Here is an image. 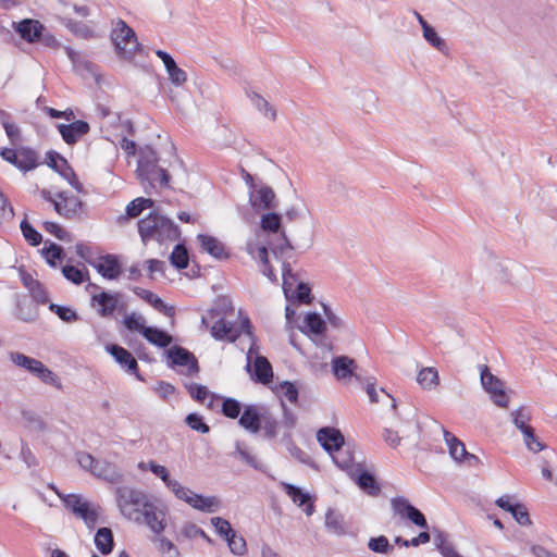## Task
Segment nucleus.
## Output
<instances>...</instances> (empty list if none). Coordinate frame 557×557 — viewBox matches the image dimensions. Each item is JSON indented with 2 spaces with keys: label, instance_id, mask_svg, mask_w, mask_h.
<instances>
[{
  "label": "nucleus",
  "instance_id": "obj_33",
  "mask_svg": "<svg viewBox=\"0 0 557 557\" xmlns=\"http://www.w3.org/2000/svg\"><path fill=\"white\" fill-rule=\"evenodd\" d=\"M94 543L102 555H109L114 548L113 532L110 528L102 527L96 532Z\"/></svg>",
  "mask_w": 557,
  "mask_h": 557
},
{
  "label": "nucleus",
  "instance_id": "obj_55",
  "mask_svg": "<svg viewBox=\"0 0 557 557\" xmlns=\"http://www.w3.org/2000/svg\"><path fill=\"white\" fill-rule=\"evenodd\" d=\"M49 310L57 314L62 321L67 323L75 322L79 319L77 312L67 306L51 302L49 305Z\"/></svg>",
  "mask_w": 557,
  "mask_h": 557
},
{
  "label": "nucleus",
  "instance_id": "obj_24",
  "mask_svg": "<svg viewBox=\"0 0 557 557\" xmlns=\"http://www.w3.org/2000/svg\"><path fill=\"white\" fill-rule=\"evenodd\" d=\"M284 490L297 506H305L304 511L307 516L313 515L314 504L313 498L309 493H305L300 487L288 483L284 484Z\"/></svg>",
  "mask_w": 557,
  "mask_h": 557
},
{
  "label": "nucleus",
  "instance_id": "obj_26",
  "mask_svg": "<svg viewBox=\"0 0 557 557\" xmlns=\"http://www.w3.org/2000/svg\"><path fill=\"white\" fill-rule=\"evenodd\" d=\"M275 194L269 186H262L256 193H251L249 202L256 210H271L274 206Z\"/></svg>",
  "mask_w": 557,
  "mask_h": 557
},
{
  "label": "nucleus",
  "instance_id": "obj_19",
  "mask_svg": "<svg viewBox=\"0 0 557 557\" xmlns=\"http://www.w3.org/2000/svg\"><path fill=\"white\" fill-rule=\"evenodd\" d=\"M317 440L329 454H332L336 448L345 444V438L342 432L331 426L321 428L317 432Z\"/></svg>",
  "mask_w": 557,
  "mask_h": 557
},
{
  "label": "nucleus",
  "instance_id": "obj_3",
  "mask_svg": "<svg viewBox=\"0 0 557 557\" xmlns=\"http://www.w3.org/2000/svg\"><path fill=\"white\" fill-rule=\"evenodd\" d=\"M137 226L141 242L145 245L150 240H156L160 244L174 242L181 236L180 227L171 219L157 211H152L147 216L140 219Z\"/></svg>",
  "mask_w": 557,
  "mask_h": 557
},
{
  "label": "nucleus",
  "instance_id": "obj_4",
  "mask_svg": "<svg viewBox=\"0 0 557 557\" xmlns=\"http://www.w3.org/2000/svg\"><path fill=\"white\" fill-rule=\"evenodd\" d=\"M114 495L121 515L135 521L140 520V512L150 502L147 493L126 485L117 486Z\"/></svg>",
  "mask_w": 557,
  "mask_h": 557
},
{
  "label": "nucleus",
  "instance_id": "obj_9",
  "mask_svg": "<svg viewBox=\"0 0 557 557\" xmlns=\"http://www.w3.org/2000/svg\"><path fill=\"white\" fill-rule=\"evenodd\" d=\"M106 350L127 373L135 375V377L139 381L145 380L139 373L137 360L135 359L131 351H128L126 348L117 344L107 345Z\"/></svg>",
  "mask_w": 557,
  "mask_h": 557
},
{
  "label": "nucleus",
  "instance_id": "obj_8",
  "mask_svg": "<svg viewBox=\"0 0 557 557\" xmlns=\"http://www.w3.org/2000/svg\"><path fill=\"white\" fill-rule=\"evenodd\" d=\"M391 508L394 516L401 520H408L421 529H429L425 516L414 507L406 497L396 496L391 499Z\"/></svg>",
  "mask_w": 557,
  "mask_h": 557
},
{
  "label": "nucleus",
  "instance_id": "obj_40",
  "mask_svg": "<svg viewBox=\"0 0 557 557\" xmlns=\"http://www.w3.org/2000/svg\"><path fill=\"white\" fill-rule=\"evenodd\" d=\"M46 244H49L48 246H45L40 252L45 257L46 262L51 267L55 268L58 265V262L61 261L64 258V249L62 246L52 243V242H46Z\"/></svg>",
  "mask_w": 557,
  "mask_h": 557
},
{
  "label": "nucleus",
  "instance_id": "obj_49",
  "mask_svg": "<svg viewBox=\"0 0 557 557\" xmlns=\"http://www.w3.org/2000/svg\"><path fill=\"white\" fill-rule=\"evenodd\" d=\"M305 325L314 335H322L326 329L325 321L317 312H309L305 317Z\"/></svg>",
  "mask_w": 557,
  "mask_h": 557
},
{
  "label": "nucleus",
  "instance_id": "obj_16",
  "mask_svg": "<svg viewBox=\"0 0 557 557\" xmlns=\"http://www.w3.org/2000/svg\"><path fill=\"white\" fill-rule=\"evenodd\" d=\"M350 476L355 480L356 484L368 495L373 497L380 495L381 486L377 483L374 474L363 470L360 463H358L356 469L350 472Z\"/></svg>",
  "mask_w": 557,
  "mask_h": 557
},
{
  "label": "nucleus",
  "instance_id": "obj_2",
  "mask_svg": "<svg viewBox=\"0 0 557 557\" xmlns=\"http://www.w3.org/2000/svg\"><path fill=\"white\" fill-rule=\"evenodd\" d=\"M136 173L146 194L169 187L170 174L159 165L158 153L150 146L140 148Z\"/></svg>",
  "mask_w": 557,
  "mask_h": 557
},
{
  "label": "nucleus",
  "instance_id": "obj_64",
  "mask_svg": "<svg viewBox=\"0 0 557 557\" xmlns=\"http://www.w3.org/2000/svg\"><path fill=\"white\" fill-rule=\"evenodd\" d=\"M190 397L199 403H205L210 394L207 386L198 383H189L185 385Z\"/></svg>",
  "mask_w": 557,
  "mask_h": 557
},
{
  "label": "nucleus",
  "instance_id": "obj_59",
  "mask_svg": "<svg viewBox=\"0 0 557 557\" xmlns=\"http://www.w3.org/2000/svg\"><path fill=\"white\" fill-rule=\"evenodd\" d=\"M236 454L239 456V458L246 462L248 466L256 470H262L263 465L256 458V456L251 455L244 443L237 442L236 443Z\"/></svg>",
  "mask_w": 557,
  "mask_h": 557
},
{
  "label": "nucleus",
  "instance_id": "obj_43",
  "mask_svg": "<svg viewBox=\"0 0 557 557\" xmlns=\"http://www.w3.org/2000/svg\"><path fill=\"white\" fill-rule=\"evenodd\" d=\"M170 262L178 270H184L189 264V255L184 244H176L171 256Z\"/></svg>",
  "mask_w": 557,
  "mask_h": 557
},
{
  "label": "nucleus",
  "instance_id": "obj_56",
  "mask_svg": "<svg viewBox=\"0 0 557 557\" xmlns=\"http://www.w3.org/2000/svg\"><path fill=\"white\" fill-rule=\"evenodd\" d=\"M281 220H282V218L278 213L268 212L264 215H262V218H261V222H260L261 228L264 232L277 233L281 227Z\"/></svg>",
  "mask_w": 557,
  "mask_h": 557
},
{
  "label": "nucleus",
  "instance_id": "obj_60",
  "mask_svg": "<svg viewBox=\"0 0 557 557\" xmlns=\"http://www.w3.org/2000/svg\"><path fill=\"white\" fill-rule=\"evenodd\" d=\"M522 434L524 444L529 450L539 453L545 449L546 445L539 440L533 428L527 429Z\"/></svg>",
  "mask_w": 557,
  "mask_h": 557
},
{
  "label": "nucleus",
  "instance_id": "obj_6",
  "mask_svg": "<svg viewBox=\"0 0 557 557\" xmlns=\"http://www.w3.org/2000/svg\"><path fill=\"white\" fill-rule=\"evenodd\" d=\"M111 39L119 54L124 59H132L140 48L134 29L121 18L116 21L111 32Z\"/></svg>",
  "mask_w": 557,
  "mask_h": 557
},
{
  "label": "nucleus",
  "instance_id": "obj_7",
  "mask_svg": "<svg viewBox=\"0 0 557 557\" xmlns=\"http://www.w3.org/2000/svg\"><path fill=\"white\" fill-rule=\"evenodd\" d=\"M481 384L485 392L491 396L492 401L500 408H507L509 400L505 392L504 382L491 373L487 366H480Z\"/></svg>",
  "mask_w": 557,
  "mask_h": 557
},
{
  "label": "nucleus",
  "instance_id": "obj_29",
  "mask_svg": "<svg viewBox=\"0 0 557 557\" xmlns=\"http://www.w3.org/2000/svg\"><path fill=\"white\" fill-rule=\"evenodd\" d=\"M14 315L23 322L32 323L36 321L38 317L37 306L26 296L17 297Z\"/></svg>",
  "mask_w": 557,
  "mask_h": 557
},
{
  "label": "nucleus",
  "instance_id": "obj_39",
  "mask_svg": "<svg viewBox=\"0 0 557 557\" xmlns=\"http://www.w3.org/2000/svg\"><path fill=\"white\" fill-rule=\"evenodd\" d=\"M325 528L335 535H344L346 533L343 516L333 509H329L325 515Z\"/></svg>",
  "mask_w": 557,
  "mask_h": 557
},
{
  "label": "nucleus",
  "instance_id": "obj_22",
  "mask_svg": "<svg viewBox=\"0 0 557 557\" xmlns=\"http://www.w3.org/2000/svg\"><path fill=\"white\" fill-rule=\"evenodd\" d=\"M197 239L203 251L212 256L218 260H224L230 257V253L225 247V245L218 239L216 237L199 234Z\"/></svg>",
  "mask_w": 557,
  "mask_h": 557
},
{
  "label": "nucleus",
  "instance_id": "obj_27",
  "mask_svg": "<svg viewBox=\"0 0 557 557\" xmlns=\"http://www.w3.org/2000/svg\"><path fill=\"white\" fill-rule=\"evenodd\" d=\"M15 25V30L27 42H36L40 30H45V26L37 20L24 18Z\"/></svg>",
  "mask_w": 557,
  "mask_h": 557
},
{
  "label": "nucleus",
  "instance_id": "obj_53",
  "mask_svg": "<svg viewBox=\"0 0 557 557\" xmlns=\"http://www.w3.org/2000/svg\"><path fill=\"white\" fill-rule=\"evenodd\" d=\"M368 548L376 554H389L393 552L394 546L385 535H379L370 537L368 541Z\"/></svg>",
  "mask_w": 557,
  "mask_h": 557
},
{
  "label": "nucleus",
  "instance_id": "obj_15",
  "mask_svg": "<svg viewBox=\"0 0 557 557\" xmlns=\"http://www.w3.org/2000/svg\"><path fill=\"white\" fill-rule=\"evenodd\" d=\"M138 468L143 471L149 470L152 472L174 495L177 494V492L184 493V486L178 481L171 478L170 471L164 466L150 460L148 462H139Z\"/></svg>",
  "mask_w": 557,
  "mask_h": 557
},
{
  "label": "nucleus",
  "instance_id": "obj_45",
  "mask_svg": "<svg viewBox=\"0 0 557 557\" xmlns=\"http://www.w3.org/2000/svg\"><path fill=\"white\" fill-rule=\"evenodd\" d=\"M123 324L126 330L131 332H138L144 336V332H146V320L143 314L137 312H131L129 314H126Z\"/></svg>",
  "mask_w": 557,
  "mask_h": 557
},
{
  "label": "nucleus",
  "instance_id": "obj_23",
  "mask_svg": "<svg viewBox=\"0 0 557 557\" xmlns=\"http://www.w3.org/2000/svg\"><path fill=\"white\" fill-rule=\"evenodd\" d=\"M133 292L160 313L170 318L174 317L175 308L165 304L157 294L141 287H134Z\"/></svg>",
  "mask_w": 557,
  "mask_h": 557
},
{
  "label": "nucleus",
  "instance_id": "obj_51",
  "mask_svg": "<svg viewBox=\"0 0 557 557\" xmlns=\"http://www.w3.org/2000/svg\"><path fill=\"white\" fill-rule=\"evenodd\" d=\"M510 416L512 418V423L521 433L525 432L527 429L532 428L528 425V422L531 420V413L524 406L511 411Z\"/></svg>",
  "mask_w": 557,
  "mask_h": 557
},
{
  "label": "nucleus",
  "instance_id": "obj_37",
  "mask_svg": "<svg viewBox=\"0 0 557 557\" xmlns=\"http://www.w3.org/2000/svg\"><path fill=\"white\" fill-rule=\"evenodd\" d=\"M0 121H1V124L5 131V134L10 140V143L13 146L21 143L22 141L21 129L15 123L11 122V115L5 111L0 110Z\"/></svg>",
  "mask_w": 557,
  "mask_h": 557
},
{
  "label": "nucleus",
  "instance_id": "obj_36",
  "mask_svg": "<svg viewBox=\"0 0 557 557\" xmlns=\"http://www.w3.org/2000/svg\"><path fill=\"white\" fill-rule=\"evenodd\" d=\"M335 465L343 469L348 470L354 467V455L350 450L349 446L345 444L336 448L332 454H330Z\"/></svg>",
  "mask_w": 557,
  "mask_h": 557
},
{
  "label": "nucleus",
  "instance_id": "obj_30",
  "mask_svg": "<svg viewBox=\"0 0 557 557\" xmlns=\"http://www.w3.org/2000/svg\"><path fill=\"white\" fill-rule=\"evenodd\" d=\"M255 349H257V347ZM252 354H257V351L253 350ZM252 377L256 382L262 383V384H269L272 381V379H273L272 366L265 357L256 355L255 361H253Z\"/></svg>",
  "mask_w": 557,
  "mask_h": 557
},
{
  "label": "nucleus",
  "instance_id": "obj_20",
  "mask_svg": "<svg viewBox=\"0 0 557 557\" xmlns=\"http://www.w3.org/2000/svg\"><path fill=\"white\" fill-rule=\"evenodd\" d=\"M357 369L356 361L347 356H337L332 359V371L336 379L344 380L355 376L357 381L362 383L360 374L355 373Z\"/></svg>",
  "mask_w": 557,
  "mask_h": 557
},
{
  "label": "nucleus",
  "instance_id": "obj_34",
  "mask_svg": "<svg viewBox=\"0 0 557 557\" xmlns=\"http://www.w3.org/2000/svg\"><path fill=\"white\" fill-rule=\"evenodd\" d=\"M443 433L445 443L448 446L450 457L457 462H462L463 457L468 453L465 447V444L459 438H457L451 432L444 429Z\"/></svg>",
  "mask_w": 557,
  "mask_h": 557
},
{
  "label": "nucleus",
  "instance_id": "obj_12",
  "mask_svg": "<svg viewBox=\"0 0 557 557\" xmlns=\"http://www.w3.org/2000/svg\"><path fill=\"white\" fill-rule=\"evenodd\" d=\"M94 269L106 280L114 281L123 272L120 258L113 253H107L97 258Z\"/></svg>",
  "mask_w": 557,
  "mask_h": 557
},
{
  "label": "nucleus",
  "instance_id": "obj_35",
  "mask_svg": "<svg viewBox=\"0 0 557 557\" xmlns=\"http://www.w3.org/2000/svg\"><path fill=\"white\" fill-rule=\"evenodd\" d=\"M144 337L152 345L165 348L173 342L172 335L156 326H148L144 332Z\"/></svg>",
  "mask_w": 557,
  "mask_h": 557
},
{
  "label": "nucleus",
  "instance_id": "obj_57",
  "mask_svg": "<svg viewBox=\"0 0 557 557\" xmlns=\"http://www.w3.org/2000/svg\"><path fill=\"white\" fill-rule=\"evenodd\" d=\"M423 37L432 47L436 48L441 52H446L447 45L445 40L438 36L434 27L424 26Z\"/></svg>",
  "mask_w": 557,
  "mask_h": 557
},
{
  "label": "nucleus",
  "instance_id": "obj_14",
  "mask_svg": "<svg viewBox=\"0 0 557 557\" xmlns=\"http://www.w3.org/2000/svg\"><path fill=\"white\" fill-rule=\"evenodd\" d=\"M57 129L63 141L69 146H73L78 143L83 136L89 133L90 125L86 121L76 120L69 124H58Z\"/></svg>",
  "mask_w": 557,
  "mask_h": 557
},
{
  "label": "nucleus",
  "instance_id": "obj_48",
  "mask_svg": "<svg viewBox=\"0 0 557 557\" xmlns=\"http://www.w3.org/2000/svg\"><path fill=\"white\" fill-rule=\"evenodd\" d=\"M247 96L252 102V104L264 115L270 116L271 120L276 119V111L272 108V106L259 94L255 91H247Z\"/></svg>",
  "mask_w": 557,
  "mask_h": 557
},
{
  "label": "nucleus",
  "instance_id": "obj_17",
  "mask_svg": "<svg viewBox=\"0 0 557 557\" xmlns=\"http://www.w3.org/2000/svg\"><path fill=\"white\" fill-rule=\"evenodd\" d=\"M264 410V408H260L257 405L245 406L244 411L238 419L239 425L250 433H258L261 429Z\"/></svg>",
  "mask_w": 557,
  "mask_h": 557
},
{
  "label": "nucleus",
  "instance_id": "obj_32",
  "mask_svg": "<svg viewBox=\"0 0 557 557\" xmlns=\"http://www.w3.org/2000/svg\"><path fill=\"white\" fill-rule=\"evenodd\" d=\"M101 508L92 505L90 502L85 500L75 516L81 518L88 529H94L99 520Z\"/></svg>",
  "mask_w": 557,
  "mask_h": 557
},
{
  "label": "nucleus",
  "instance_id": "obj_28",
  "mask_svg": "<svg viewBox=\"0 0 557 557\" xmlns=\"http://www.w3.org/2000/svg\"><path fill=\"white\" fill-rule=\"evenodd\" d=\"M91 474L109 483H120L123 480L120 469L107 460H98Z\"/></svg>",
  "mask_w": 557,
  "mask_h": 557
},
{
  "label": "nucleus",
  "instance_id": "obj_31",
  "mask_svg": "<svg viewBox=\"0 0 557 557\" xmlns=\"http://www.w3.org/2000/svg\"><path fill=\"white\" fill-rule=\"evenodd\" d=\"M17 161V169L24 173L35 170L40 164L38 152L26 146L18 147Z\"/></svg>",
  "mask_w": 557,
  "mask_h": 557
},
{
  "label": "nucleus",
  "instance_id": "obj_54",
  "mask_svg": "<svg viewBox=\"0 0 557 557\" xmlns=\"http://www.w3.org/2000/svg\"><path fill=\"white\" fill-rule=\"evenodd\" d=\"M34 375L45 384L52 385L59 389L62 388V384L59 376L49 368H47L42 362L40 363Z\"/></svg>",
  "mask_w": 557,
  "mask_h": 557
},
{
  "label": "nucleus",
  "instance_id": "obj_18",
  "mask_svg": "<svg viewBox=\"0 0 557 557\" xmlns=\"http://www.w3.org/2000/svg\"><path fill=\"white\" fill-rule=\"evenodd\" d=\"M210 334L215 341H228L234 343L239 336L240 331L235 323L226 321L225 318H215V322L210 327Z\"/></svg>",
  "mask_w": 557,
  "mask_h": 557
},
{
  "label": "nucleus",
  "instance_id": "obj_21",
  "mask_svg": "<svg viewBox=\"0 0 557 557\" xmlns=\"http://www.w3.org/2000/svg\"><path fill=\"white\" fill-rule=\"evenodd\" d=\"M156 54L162 60L168 72L169 79L173 85L181 86L187 81L186 72L177 66L175 60L170 53L163 50H157Z\"/></svg>",
  "mask_w": 557,
  "mask_h": 557
},
{
  "label": "nucleus",
  "instance_id": "obj_47",
  "mask_svg": "<svg viewBox=\"0 0 557 557\" xmlns=\"http://www.w3.org/2000/svg\"><path fill=\"white\" fill-rule=\"evenodd\" d=\"M62 274L67 281L75 285H79L83 282H85V280H87L89 275L86 269L82 270L71 264H65L62 267Z\"/></svg>",
  "mask_w": 557,
  "mask_h": 557
},
{
  "label": "nucleus",
  "instance_id": "obj_62",
  "mask_svg": "<svg viewBox=\"0 0 557 557\" xmlns=\"http://www.w3.org/2000/svg\"><path fill=\"white\" fill-rule=\"evenodd\" d=\"M275 389L277 393H282L290 403L296 404L298 401L299 392L294 383L283 381L276 385Z\"/></svg>",
  "mask_w": 557,
  "mask_h": 557
},
{
  "label": "nucleus",
  "instance_id": "obj_61",
  "mask_svg": "<svg viewBox=\"0 0 557 557\" xmlns=\"http://www.w3.org/2000/svg\"><path fill=\"white\" fill-rule=\"evenodd\" d=\"M42 227L44 230L55 236L58 239L60 240H63V242H71L72 240V237H71V234L64 230L63 227H61L58 223L55 222H51V221H45L42 223Z\"/></svg>",
  "mask_w": 557,
  "mask_h": 557
},
{
  "label": "nucleus",
  "instance_id": "obj_13",
  "mask_svg": "<svg viewBox=\"0 0 557 557\" xmlns=\"http://www.w3.org/2000/svg\"><path fill=\"white\" fill-rule=\"evenodd\" d=\"M61 201H53L55 212L66 219H74L78 216L83 209V201L74 195H69L66 191L58 194Z\"/></svg>",
  "mask_w": 557,
  "mask_h": 557
},
{
  "label": "nucleus",
  "instance_id": "obj_50",
  "mask_svg": "<svg viewBox=\"0 0 557 557\" xmlns=\"http://www.w3.org/2000/svg\"><path fill=\"white\" fill-rule=\"evenodd\" d=\"M282 426L269 411L265 409L261 421V428L264 432V437L273 440L277 436L278 428Z\"/></svg>",
  "mask_w": 557,
  "mask_h": 557
},
{
  "label": "nucleus",
  "instance_id": "obj_44",
  "mask_svg": "<svg viewBox=\"0 0 557 557\" xmlns=\"http://www.w3.org/2000/svg\"><path fill=\"white\" fill-rule=\"evenodd\" d=\"M233 311L234 308L231 300L226 297H221L215 301L214 306L207 311V314L210 319L226 318L233 314Z\"/></svg>",
  "mask_w": 557,
  "mask_h": 557
},
{
  "label": "nucleus",
  "instance_id": "obj_5",
  "mask_svg": "<svg viewBox=\"0 0 557 557\" xmlns=\"http://www.w3.org/2000/svg\"><path fill=\"white\" fill-rule=\"evenodd\" d=\"M89 287L99 290V293L92 294L90 297V307L101 318H112L114 312L125 311L126 305L121 300L122 295L116 292L103 290L97 284H89Z\"/></svg>",
  "mask_w": 557,
  "mask_h": 557
},
{
  "label": "nucleus",
  "instance_id": "obj_52",
  "mask_svg": "<svg viewBox=\"0 0 557 557\" xmlns=\"http://www.w3.org/2000/svg\"><path fill=\"white\" fill-rule=\"evenodd\" d=\"M21 232L25 240L30 246H38L42 242L41 234L26 220L24 219L20 224Z\"/></svg>",
  "mask_w": 557,
  "mask_h": 557
},
{
  "label": "nucleus",
  "instance_id": "obj_46",
  "mask_svg": "<svg viewBox=\"0 0 557 557\" xmlns=\"http://www.w3.org/2000/svg\"><path fill=\"white\" fill-rule=\"evenodd\" d=\"M154 206V201L150 198L138 197L132 200L126 206V214L128 218H137L145 209H150Z\"/></svg>",
  "mask_w": 557,
  "mask_h": 557
},
{
  "label": "nucleus",
  "instance_id": "obj_10",
  "mask_svg": "<svg viewBox=\"0 0 557 557\" xmlns=\"http://www.w3.org/2000/svg\"><path fill=\"white\" fill-rule=\"evenodd\" d=\"M175 497L184 500L193 508L205 511V512H214L219 508L220 502L214 496H203L200 494L194 493L188 487L184 486V493L175 494Z\"/></svg>",
  "mask_w": 557,
  "mask_h": 557
},
{
  "label": "nucleus",
  "instance_id": "obj_41",
  "mask_svg": "<svg viewBox=\"0 0 557 557\" xmlns=\"http://www.w3.org/2000/svg\"><path fill=\"white\" fill-rule=\"evenodd\" d=\"M281 442L284 444L290 456L297 459L299 462L309 465L311 462L310 457L302 449H300L293 441L292 433L284 432Z\"/></svg>",
  "mask_w": 557,
  "mask_h": 557
},
{
  "label": "nucleus",
  "instance_id": "obj_25",
  "mask_svg": "<svg viewBox=\"0 0 557 557\" xmlns=\"http://www.w3.org/2000/svg\"><path fill=\"white\" fill-rule=\"evenodd\" d=\"M163 516V512L158 510L157 506L151 502H149L140 512V518L143 517L147 527L157 534L164 530Z\"/></svg>",
  "mask_w": 557,
  "mask_h": 557
},
{
  "label": "nucleus",
  "instance_id": "obj_1",
  "mask_svg": "<svg viewBox=\"0 0 557 557\" xmlns=\"http://www.w3.org/2000/svg\"><path fill=\"white\" fill-rule=\"evenodd\" d=\"M282 244L272 247L274 257L282 261L283 292L289 298L294 283H297L296 299L300 304L309 305L312 301L311 288L307 283L298 282L297 274L293 272L289 259L293 258L294 246L285 232H282Z\"/></svg>",
  "mask_w": 557,
  "mask_h": 557
},
{
  "label": "nucleus",
  "instance_id": "obj_42",
  "mask_svg": "<svg viewBox=\"0 0 557 557\" xmlns=\"http://www.w3.org/2000/svg\"><path fill=\"white\" fill-rule=\"evenodd\" d=\"M417 382L424 389H431V388L435 387L436 385H438V382H440L437 370L432 367L423 368L418 373Z\"/></svg>",
  "mask_w": 557,
  "mask_h": 557
},
{
  "label": "nucleus",
  "instance_id": "obj_58",
  "mask_svg": "<svg viewBox=\"0 0 557 557\" xmlns=\"http://www.w3.org/2000/svg\"><path fill=\"white\" fill-rule=\"evenodd\" d=\"M221 411L226 418L236 419L240 414L242 405L235 398H223L221 404Z\"/></svg>",
  "mask_w": 557,
  "mask_h": 557
},
{
  "label": "nucleus",
  "instance_id": "obj_38",
  "mask_svg": "<svg viewBox=\"0 0 557 557\" xmlns=\"http://www.w3.org/2000/svg\"><path fill=\"white\" fill-rule=\"evenodd\" d=\"M9 358L16 367L25 369L33 375L35 374L36 370L38 369V367L41 363V361H39L35 358L28 357L18 351H11L9 354Z\"/></svg>",
  "mask_w": 557,
  "mask_h": 557
},
{
  "label": "nucleus",
  "instance_id": "obj_63",
  "mask_svg": "<svg viewBox=\"0 0 557 557\" xmlns=\"http://www.w3.org/2000/svg\"><path fill=\"white\" fill-rule=\"evenodd\" d=\"M185 422L191 430L200 432L202 434L209 433L210 431V428L203 421V418L196 412L187 414Z\"/></svg>",
  "mask_w": 557,
  "mask_h": 557
},
{
  "label": "nucleus",
  "instance_id": "obj_11",
  "mask_svg": "<svg viewBox=\"0 0 557 557\" xmlns=\"http://www.w3.org/2000/svg\"><path fill=\"white\" fill-rule=\"evenodd\" d=\"M168 358L171 366L187 367V375H196L199 372V364L196 357L182 346H173L168 350Z\"/></svg>",
  "mask_w": 557,
  "mask_h": 557
}]
</instances>
